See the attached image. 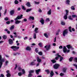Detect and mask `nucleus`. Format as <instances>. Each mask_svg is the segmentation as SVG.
<instances>
[{"label": "nucleus", "instance_id": "f257e3e1", "mask_svg": "<svg viewBox=\"0 0 77 77\" xmlns=\"http://www.w3.org/2000/svg\"><path fill=\"white\" fill-rule=\"evenodd\" d=\"M23 18V14L21 15L20 16H18L16 18L14 19L15 21H16L15 22V24H19L20 23L21 21L20 20H20Z\"/></svg>", "mask_w": 77, "mask_h": 77}, {"label": "nucleus", "instance_id": "f03ea898", "mask_svg": "<svg viewBox=\"0 0 77 77\" xmlns=\"http://www.w3.org/2000/svg\"><path fill=\"white\" fill-rule=\"evenodd\" d=\"M5 61V58H2V55H0V69H1L2 65H3V63Z\"/></svg>", "mask_w": 77, "mask_h": 77}, {"label": "nucleus", "instance_id": "7ed1b4c3", "mask_svg": "<svg viewBox=\"0 0 77 77\" xmlns=\"http://www.w3.org/2000/svg\"><path fill=\"white\" fill-rule=\"evenodd\" d=\"M11 48L12 49L13 51H17V50H18V49L20 48V47L18 46L17 47L16 46H13L11 47Z\"/></svg>", "mask_w": 77, "mask_h": 77}, {"label": "nucleus", "instance_id": "20e7f679", "mask_svg": "<svg viewBox=\"0 0 77 77\" xmlns=\"http://www.w3.org/2000/svg\"><path fill=\"white\" fill-rule=\"evenodd\" d=\"M66 14L63 16V18L64 19V20H67V18H68L67 16H68V13H69V11H68V10H66Z\"/></svg>", "mask_w": 77, "mask_h": 77}, {"label": "nucleus", "instance_id": "39448f33", "mask_svg": "<svg viewBox=\"0 0 77 77\" xmlns=\"http://www.w3.org/2000/svg\"><path fill=\"white\" fill-rule=\"evenodd\" d=\"M68 29H66L63 31V36H65V35H68Z\"/></svg>", "mask_w": 77, "mask_h": 77}, {"label": "nucleus", "instance_id": "423d86ee", "mask_svg": "<svg viewBox=\"0 0 77 77\" xmlns=\"http://www.w3.org/2000/svg\"><path fill=\"white\" fill-rule=\"evenodd\" d=\"M60 66L59 64L56 63L53 66L54 68L55 69H57L59 68Z\"/></svg>", "mask_w": 77, "mask_h": 77}, {"label": "nucleus", "instance_id": "0eeeda50", "mask_svg": "<svg viewBox=\"0 0 77 77\" xmlns=\"http://www.w3.org/2000/svg\"><path fill=\"white\" fill-rule=\"evenodd\" d=\"M6 72L7 74L6 75V76L7 77H10L11 76V75L10 73V72L9 70H7L6 71Z\"/></svg>", "mask_w": 77, "mask_h": 77}, {"label": "nucleus", "instance_id": "6e6552de", "mask_svg": "<svg viewBox=\"0 0 77 77\" xmlns=\"http://www.w3.org/2000/svg\"><path fill=\"white\" fill-rule=\"evenodd\" d=\"M51 47V45H49L48 46L46 45L45 46V48L47 50H50V48Z\"/></svg>", "mask_w": 77, "mask_h": 77}, {"label": "nucleus", "instance_id": "1a4fd4ad", "mask_svg": "<svg viewBox=\"0 0 77 77\" xmlns=\"http://www.w3.org/2000/svg\"><path fill=\"white\" fill-rule=\"evenodd\" d=\"M9 44L10 45H12L14 44V42H13V40L11 39H10L8 40Z\"/></svg>", "mask_w": 77, "mask_h": 77}, {"label": "nucleus", "instance_id": "9d476101", "mask_svg": "<svg viewBox=\"0 0 77 77\" xmlns=\"http://www.w3.org/2000/svg\"><path fill=\"white\" fill-rule=\"evenodd\" d=\"M66 47L69 49H70V48H71L72 50H74V48H72V47L71 46V45H67L66 46Z\"/></svg>", "mask_w": 77, "mask_h": 77}, {"label": "nucleus", "instance_id": "9b49d317", "mask_svg": "<svg viewBox=\"0 0 77 77\" xmlns=\"http://www.w3.org/2000/svg\"><path fill=\"white\" fill-rule=\"evenodd\" d=\"M40 22L41 23L42 25H44V20L43 18H42L41 19V20H40Z\"/></svg>", "mask_w": 77, "mask_h": 77}, {"label": "nucleus", "instance_id": "f8f14e48", "mask_svg": "<svg viewBox=\"0 0 77 77\" xmlns=\"http://www.w3.org/2000/svg\"><path fill=\"white\" fill-rule=\"evenodd\" d=\"M63 51L64 53H66L67 51V48H66V46H64L63 48Z\"/></svg>", "mask_w": 77, "mask_h": 77}, {"label": "nucleus", "instance_id": "ddd939ff", "mask_svg": "<svg viewBox=\"0 0 77 77\" xmlns=\"http://www.w3.org/2000/svg\"><path fill=\"white\" fill-rule=\"evenodd\" d=\"M14 12H15V11L14 10H12L10 11V14L11 15H13L14 14Z\"/></svg>", "mask_w": 77, "mask_h": 77}, {"label": "nucleus", "instance_id": "4468645a", "mask_svg": "<svg viewBox=\"0 0 77 77\" xmlns=\"http://www.w3.org/2000/svg\"><path fill=\"white\" fill-rule=\"evenodd\" d=\"M40 71H41L40 69L35 70V72L37 74H39V72Z\"/></svg>", "mask_w": 77, "mask_h": 77}, {"label": "nucleus", "instance_id": "2eb2a0df", "mask_svg": "<svg viewBox=\"0 0 77 77\" xmlns=\"http://www.w3.org/2000/svg\"><path fill=\"white\" fill-rule=\"evenodd\" d=\"M26 50H27V51H31V50H32V49H31V48H30V47L29 46L27 47L26 48Z\"/></svg>", "mask_w": 77, "mask_h": 77}, {"label": "nucleus", "instance_id": "dca6fc26", "mask_svg": "<svg viewBox=\"0 0 77 77\" xmlns=\"http://www.w3.org/2000/svg\"><path fill=\"white\" fill-rule=\"evenodd\" d=\"M56 56L57 57H55V59L56 60H58V58L60 57V55H59V54H57L56 55Z\"/></svg>", "mask_w": 77, "mask_h": 77}, {"label": "nucleus", "instance_id": "f3484780", "mask_svg": "<svg viewBox=\"0 0 77 77\" xmlns=\"http://www.w3.org/2000/svg\"><path fill=\"white\" fill-rule=\"evenodd\" d=\"M66 70H67V68L66 67H64L63 69V72H66Z\"/></svg>", "mask_w": 77, "mask_h": 77}, {"label": "nucleus", "instance_id": "a211bd4d", "mask_svg": "<svg viewBox=\"0 0 77 77\" xmlns=\"http://www.w3.org/2000/svg\"><path fill=\"white\" fill-rule=\"evenodd\" d=\"M48 15H51V9H50L47 12Z\"/></svg>", "mask_w": 77, "mask_h": 77}, {"label": "nucleus", "instance_id": "6ab92c4d", "mask_svg": "<svg viewBox=\"0 0 77 77\" xmlns=\"http://www.w3.org/2000/svg\"><path fill=\"white\" fill-rule=\"evenodd\" d=\"M26 5L28 6V7H30L31 5H30V2H28L26 4Z\"/></svg>", "mask_w": 77, "mask_h": 77}, {"label": "nucleus", "instance_id": "aec40b11", "mask_svg": "<svg viewBox=\"0 0 77 77\" xmlns=\"http://www.w3.org/2000/svg\"><path fill=\"white\" fill-rule=\"evenodd\" d=\"M38 28H35L34 30V32L35 33H38Z\"/></svg>", "mask_w": 77, "mask_h": 77}, {"label": "nucleus", "instance_id": "412c9836", "mask_svg": "<svg viewBox=\"0 0 77 77\" xmlns=\"http://www.w3.org/2000/svg\"><path fill=\"white\" fill-rule=\"evenodd\" d=\"M37 62L38 63L41 62V59H39V57H37Z\"/></svg>", "mask_w": 77, "mask_h": 77}, {"label": "nucleus", "instance_id": "4be33fe9", "mask_svg": "<svg viewBox=\"0 0 77 77\" xmlns=\"http://www.w3.org/2000/svg\"><path fill=\"white\" fill-rule=\"evenodd\" d=\"M34 17L32 16H30L29 17V20H34Z\"/></svg>", "mask_w": 77, "mask_h": 77}, {"label": "nucleus", "instance_id": "5701e85b", "mask_svg": "<svg viewBox=\"0 0 77 77\" xmlns=\"http://www.w3.org/2000/svg\"><path fill=\"white\" fill-rule=\"evenodd\" d=\"M59 57L60 58V61L62 62V60H63V57L62 56H60V55Z\"/></svg>", "mask_w": 77, "mask_h": 77}, {"label": "nucleus", "instance_id": "b1692460", "mask_svg": "<svg viewBox=\"0 0 77 77\" xmlns=\"http://www.w3.org/2000/svg\"><path fill=\"white\" fill-rule=\"evenodd\" d=\"M33 38L34 39H36V33H34Z\"/></svg>", "mask_w": 77, "mask_h": 77}, {"label": "nucleus", "instance_id": "393cba45", "mask_svg": "<svg viewBox=\"0 0 77 77\" xmlns=\"http://www.w3.org/2000/svg\"><path fill=\"white\" fill-rule=\"evenodd\" d=\"M53 75H54V73H53V71H51L50 73V77H53Z\"/></svg>", "mask_w": 77, "mask_h": 77}, {"label": "nucleus", "instance_id": "a878e982", "mask_svg": "<svg viewBox=\"0 0 77 77\" xmlns=\"http://www.w3.org/2000/svg\"><path fill=\"white\" fill-rule=\"evenodd\" d=\"M32 8H29V9H27L26 10V12H30V11H32Z\"/></svg>", "mask_w": 77, "mask_h": 77}, {"label": "nucleus", "instance_id": "bb28decb", "mask_svg": "<svg viewBox=\"0 0 77 77\" xmlns=\"http://www.w3.org/2000/svg\"><path fill=\"white\" fill-rule=\"evenodd\" d=\"M61 25H62L63 26H65V22L63 21H62L61 22Z\"/></svg>", "mask_w": 77, "mask_h": 77}, {"label": "nucleus", "instance_id": "cd10ccee", "mask_svg": "<svg viewBox=\"0 0 77 77\" xmlns=\"http://www.w3.org/2000/svg\"><path fill=\"white\" fill-rule=\"evenodd\" d=\"M42 43H38V45L40 46V47H42Z\"/></svg>", "mask_w": 77, "mask_h": 77}, {"label": "nucleus", "instance_id": "c85d7f7f", "mask_svg": "<svg viewBox=\"0 0 77 77\" xmlns=\"http://www.w3.org/2000/svg\"><path fill=\"white\" fill-rule=\"evenodd\" d=\"M51 61L53 63H56V62L55 60H51Z\"/></svg>", "mask_w": 77, "mask_h": 77}, {"label": "nucleus", "instance_id": "c756f323", "mask_svg": "<svg viewBox=\"0 0 77 77\" xmlns=\"http://www.w3.org/2000/svg\"><path fill=\"white\" fill-rule=\"evenodd\" d=\"M14 29V25H13L11 26V27L10 28V30H12Z\"/></svg>", "mask_w": 77, "mask_h": 77}, {"label": "nucleus", "instance_id": "7c9ffc66", "mask_svg": "<svg viewBox=\"0 0 77 77\" xmlns=\"http://www.w3.org/2000/svg\"><path fill=\"white\" fill-rule=\"evenodd\" d=\"M68 18L69 20H73L71 16H69Z\"/></svg>", "mask_w": 77, "mask_h": 77}, {"label": "nucleus", "instance_id": "2f4dec72", "mask_svg": "<svg viewBox=\"0 0 77 77\" xmlns=\"http://www.w3.org/2000/svg\"><path fill=\"white\" fill-rule=\"evenodd\" d=\"M29 74H31V73H33V72H34V70H30L29 71Z\"/></svg>", "mask_w": 77, "mask_h": 77}, {"label": "nucleus", "instance_id": "473e14b6", "mask_svg": "<svg viewBox=\"0 0 77 77\" xmlns=\"http://www.w3.org/2000/svg\"><path fill=\"white\" fill-rule=\"evenodd\" d=\"M21 7H22V9L23 10H24V11H25L26 10V8H25V7H24V6L23 5H22Z\"/></svg>", "mask_w": 77, "mask_h": 77}, {"label": "nucleus", "instance_id": "72a5a7b5", "mask_svg": "<svg viewBox=\"0 0 77 77\" xmlns=\"http://www.w3.org/2000/svg\"><path fill=\"white\" fill-rule=\"evenodd\" d=\"M45 72H47V74H49L50 73V71H49V69H47L45 70Z\"/></svg>", "mask_w": 77, "mask_h": 77}, {"label": "nucleus", "instance_id": "f704fd0d", "mask_svg": "<svg viewBox=\"0 0 77 77\" xmlns=\"http://www.w3.org/2000/svg\"><path fill=\"white\" fill-rule=\"evenodd\" d=\"M73 59V57H71L69 59V60L70 62H72V59Z\"/></svg>", "mask_w": 77, "mask_h": 77}, {"label": "nucleus", "instance_id": "c9c22d12", "mask_svg": "<svg viewBox=\"0 0 77 77\" xmlns=\"http://www.w3.org/2000/svg\"><path fill=\"white\" fill-rule=\"evenodd\" d=\"M3 38L4 39H6L7 38V36L6 35H3Z\"/></svg>", "mask_w": 77, "mask_h": 77}, {"label": "nucleus", "instance_id": "e433bc0d", "mask_svg": "<svg viewBox=\"0 0 77 77\" xmlns=\"http://www.w3.org/2000/svg\"><path fill=\"white\" fill-rule=\"evenodd\" d=\"M50 18H47L46 19V22H49V21H50Z\"/></svg>", "mask_w": 77, "mask_h": 77}, {"label": "nucleus", "instance_id": "4c0bfd02", "mask_svg": "<svg viewBox=\"0 0 77 77\" xmlns=\"http://www.w3.org/2000/svg\"><path fill=\"white\" fill-rule=\"evenodd\" d=\"M69 32H72V31L71 30V26H69Z\"/></svg>", "mask_w": 77, "mask_h": 77}, {"label": "nucleus", "instance_id": "58836bf2", "mask_svg": "<svg viewBox=\"0 0 77 77\" xmlns=\"http://www.w3.org/2000/svg\"><path fill=\"white\" fill-rule=\"evenodd\" d=\"M34 3L35 4H36V5H38V4H39V2H37L36 1H34Z\"/></svg>", "mask_w": 77, "mask_h": 77}, {"label": "nucleus", "instance_id": "ea45409f", "mask_svg": "<svg viewBox=\"0 0 77 77\" xmlns=\"http://www.w3.org/2000/svg\"><path fill=\"white\" fill-rule=\"evenodd\" d=\"M38 54L40 55V56H42V52L41 51L38 52Z\"/></svg>", "mask_w": 77, "mask_h": 77}, {"label": "nucleus", "instance_id": "a19ab883", "mask_svg": "<svg viewBox=\"0 0 77 77\" xmlns=\"http://www.w3.org/2000/svg\"><path fill=\"white\" fill-rule=\"evenodd\" d=\"M32 75H32V73H29L28 75V77H32Z\"/></svg>", "mask_w": 77, "mask_h": 77}, {"label": "nucleus", "instance_id": "79ce46f5", "mask_svg": "<svg viewBox=\"0 0 77 77\" xmlns=\"http://www.w3.org/2000/svg\"><path fill=\"white\" fill-rule=\"evenodd\" d=\"M66 4H67V5H69V0H67L66 1Z\"/></svg>", "mask_w": 77, "mask_h": 77}, {"label": "nucleus", "instance_id": "37998d69", "mask_svg": "<svg viewBox=\"0 0 77 77\" xmlns=\"http://www.w3.org/2000/svg\"><path fill=\"white\" fill-rule=\"evenodd\" d=\"M9 63V61H5V65L6 66H7L8 65V64Z\"/></svg>", "mask_w": 77, "mask_h": 77}, {"label": "nucleus", "instance_id": "c03bdc74", "mask_svg": "<svg viewBox=\"0 0 77 77\" xmlns=\"http://www.w3.org/2000/svg\"><path fill=\"white\" fill-rule=\"evenodd\" d=\"M44 36L46 37V38H48V36L47 35V33H45L44 34Z\"/></svg>", "mask_w": 77, "mask_h": 77}, {"label": "nucleus", "instance_id": "a18cd8bd", "mask_svg": "<svg viewBox=\"0 0 77 77\" xmlns=\"http://www.w3.org/2000/svg\"><path fill=\"white\" fill-rule=\"evenodd\" d=\"M72 10H75V8H74V6H72L71 7Z\"/></svg>", "mask_w": 77, "mask_h": 77}, {"label": "nucleus", "instance_id": "49530a36", "mask_svg": "<svg viewBox=\"0 0 77 77\" xmlns=\"http://www.w3.org/2000/svg\"><path fill=\"white\" fill-rule=\"evenodd\" d=\"M22 73L21 72H19L18 73V75L19 76H21L22 75Z\"/></svg>", "mask_w": 77, "mask_h": 77}, {"label": "nucleus", "instance_id": "de8ad7c7", "mask_svg": "<svg viewBox=\"0 0 77 77\" xmlns=\"http://www.w3.org/2000/svg\"><path fill=\"white\" fill-rule=\"evenodd\" d=\"M38 50H38V48H36L35 50V52H36V53H38Z\"/></svg>", "mask_w": 77, "mask_h": 77}, {"label": "nucleus", "instance_id": "09e8293b", "mask_svg": "<svg viewBox=\"0 0 77 77\" xmlns=\"http://www.w3.org/2000/svg\"><path fill=\"white\" fill-rule=\"evenodd\" d=\"M14 3L15 4H18V2L17 1V0H15L14 2Z\"/></svg>", "mask_w": 77, "mask_h": 77}, {"label": "nucleus", "instance_id": "8fccbe9b", "mask_svg": "<svg viewBox=\"0 0 77 77\" xmlns=\"http://www.w3.org/2000/svg\"><path fill=\"white\" fill-rule=\"evenodd\" d=\"M5 75H4L3 74H1V75H0V77H4Z\"/></svg>", "mask_w": 77, "mask_h": 77}, {"label": "nucleus", "instance_id": "3c124183", "mask_svg": "<svg viewBox=\"0 0 77 77\" xmlns=\"http://www.w3.org/2000/svg\"><path fill=\"white\" fill-rule=\"evenodd\" d=\"M22 72H23V74H25V71H24V69H22Z\"/></svg>", "mask_w": 77, "mask_h": 77}, {"label": "nucleus", "instance_id": "603ef678", "mask_svg": "<svg viewBox=\"0 0 77 77\" xmlns=\"http://www.w3.org/2000/svg\"><path fill=\"white\" fill-rule=\"evenodd\" d=\"M72 17L73 18H75V17H77V16L75 15H72Z\"/></svg>", "mask_w": 77, "mask_h": 77}, {"label": "nucleus", "instance_id": "864d4df0", "mask_svg": "<svg viewBox=\"0 0 77 77\" xmlns=\"http://www.w3.org/2000/svg\"><path fill=\"white\" fill-rule=\"evenodd\" d=\"M17 54H20L18 53H14L13 54L14 55V56H17Z\"/></svg>", "mask_w": 77, "mask_h": 77}, {"label": "nucleus", "instance_id": "5fc2aeb1", "mask_svg": "<svg viewBox=\"0 0 77 77\" xmlns=\"http://www.w3.org/2000/svg\"><path fill=\"white\" fill-rule=\"evenodd\" d=\"M34 63V62H31V63L30 64L31 65H35Z\"/></svg>", "mask_w": 77, "mask_h": 77}, {"label": "nucleus", "instance_id": "6e6d98bb", "mask_svg": "<svg viewBox=\"0 0 77 77\" xmlns=\"http://www.w3.org/2000/svg\"><path fill=\"white\" fill-rule=\"evenodd\" d=\"M64 75V74L62 73H61L60 74V76H63V75Z\"/></svg>", "mask_w": 77, "mask_h": 77}, {"label": "nucleus", "instance_id": "4d7b16f0", "mask_svg": "<svg viewBox=\"0 0 77 77\" xmlns=\"http://www.w3.org/2000/svg\"><path fill=\"white\" fill-rule=\"evenodd\" d=\"M75 61L77 63V58L75 57L74 58Z\"/></svg>", "mask_w": 77, "mask_h": 77}, {"label": "nucleus", "instance_id": "13d9d810", "mask_svg": "<svg viewBox=\"0 0 77 77\" xmlns=\"http://www.w3.org/2000/svg\"><path fill=\"white\" fill-rule=\"evenodd\" d=\"M73 65L74 66H75V67H76V69H77V65H76V64H73Z\"/></svg>", "mask_w": 77, "mask_h": 77}, {"label": "nucleus", "instance_id": "bf43d9fd", "mask_svg": "<svg viewBox=\"0 0 77 77\" xmlns=\"http://www.w3.org/2000/svg\"><path fill=\"white\" fill-rule=\"evenodd\" d=\"M59 48L60 49H62V48H63V47L62 46H60L59 47Z\"/></svg>", "mask_w": 77, "mask_h": 77}, {"label": "nucleus", "instance_id": "052dcab7", "mask_svg": "<svg viewBox=\"0 0 77 77\" xmlns=\"http://www.w3.org/2000/svg\"><path fill=\"white\" fill-rule=\"evenodd\" d=\"M38 12H40V13L42 12V10L41 9H39L38 10Z\"/></svg>", "mask_w": 77, "mask_h": 77}, {"label": "nucleus", "instance_id": "680f3d73", "mask_svg": "<svg viewBox=\"0 0 77 77\" xmlns=\"http://www.w3.org/2000/svg\"><path fill=\"white\" fill-rule=\"evenodd\" d=\"M5 20L6 21H8V17H6L5 18Z\"/></svg>", "mask_w": 77, "mask_h": 77}, {"label": "nucleus", "instance_id": "e2e57ef3", "mask_svg": "<svg viewBox=\"0 0 77 77\" xmlns=\"http://www.w3.org/2000/svg\"><path fill=\"white\" fill-rule=\"evenodd\" d=\"M18 69L19 71H21V68L20 67H19L18 68Z\"/></svg>", "mask_w": 77, "mask_h": 77}, {"label": "nucleus", "instance_id": "0e129e2a", "mask_svg": "<svg viewBox=\"0 0 77 77\" xmlns=\"http://www.w3.org/2000/svg\"><path fill=\"white\" fill-rule=\"evenodd\" d=\"M69 51H70V50L69 49L66 52L67 53H69Z\"/></svg>", "mask_w": 77, "mask_h": 77}, {"label": "nucleus", "instance_id": "69168bd1", "mask_svg": "<svg viewBox=\"0 0 77 77\" xmlns=\"http://www.w3.org/2000/svg\"><path fill=\"white\" fill-rule=\"evenodd\" d=\"M27 39V37H25L24 38V40H26V39Z\"/></svg>", "mask_w": 77, "mask_h": 77}, {"label": "nucleus", "instance_id": "338daca9", "mask_svg": "<svg viewBox=\"0 0 77 77\" xmlns=\"http://www.w3.org/2000/svg\"><path fill=\"white\" fill-rule=\"evenodd\" d=\"M24 21H25V22H26V21H27V19H23Z\"/></svg>", "mask_w": 77, "mask_h": 77}, {"label": "nucleus", "instance_id": "774afa93", "mask_svg": "<svg viewBox=\"0 0 77 77\" xmlns=\"http://www.w3.org/2000/svg\"><path fill=\"white\" fill-rule=\"evenodd\" d=\"M17 38H21V36H18Z\"/></svg>", "mask_w": 77, "mask_h": 77}]
</instances>
